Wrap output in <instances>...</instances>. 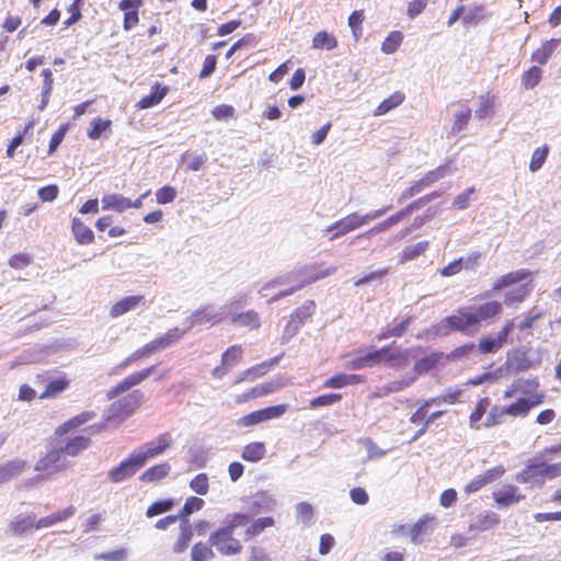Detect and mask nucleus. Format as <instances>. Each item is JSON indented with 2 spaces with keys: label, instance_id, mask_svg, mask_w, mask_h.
Returning a JSON list of instances; mask_svg holds the SVG:
<instances>
[{
  "label": "nucleus",
  "instance_id": "obj_1",
  "mask_svg": "<svg viewBox=\"0 0 561 561\" xmlns=\"http://www.w3.org/2000/svg\"><path fill=\"white\" fill-rule=\"evenodd\" d=\"M392 206L388 205L380 209L369 211L365 215H359L357 213H352L344 218H341L330 226H328L323 231L325 233H331L330 240L339 239L348 232H352L367 222L380 218L383 216Z\"/></svg>",
  "mask_w": 561,
  "mask_h": 561
},
{
  "label": "nucleus",
  "instance_id": "obj_2",
  "mask_svg": "<svg viewBox=\"0 0 561 561\" xmlns=\"http://www.w3.org/2000/svg\"><path fill=\"white\" fill-rule=\"evenodd\" d=\"M208 543L210 547H214L219 554L226 557L237 556L243 549L241 541L233 537V531L224 526L209 535Z\"/></svg>",
  "mask_w": 561,
  "mask_h": 561
},
{
  "label": "nucleus",
  "instance_id": "obj_3",
  "mask_svg": "<svg viewBox=\"0 0 561 561\" xmlns=\"http://www.w3.org/2000/svg\"><path fill=\"white\" fill-rule=\"evenodd\" d=\"M144 393L139 390H135L124 398L113 402L105 412V420L122 421L129 416L140 404Z\"/></svg>",
  "mask_w": 561,
  "mask_h": 561
},
{
  "label": "nucleus",
  "instance_id": "obj_4",
  "mask_svg": "<svg viewBox=\"0 0 561 561\" xmlns=\"http://www.w3.org/2000/svg\"><path fill=\"white\" fill-rule=\"evenodd\" d=\"M226 317V306L217 309L213 305H205L195 310L190 318L186 319L187 327L181 332H188L195 325H202L206 323H210L211 325L221 322Z\"/></svg>",
  "mask_w": 561,
  "mask_h": 561
},
{
  "label": "nucleus",
  "instance_id": "obj_5",
  "mask_svg": "<svg viewBox=\"0 0 561 561\" xmlns=\"http://www.w3.org/2000/svg\"><path fill=\"white\" fill-rule=\"evenodd\" d=\"M316 310L313 300H306L302 306L296 308L289 317V320L284 329V339L294 337L305 324V322L312 317Z\"/></svg>",
  "mask_w": 561,
  "mask_h": 561
},
{
  "label": "nucleus",
  "instance_id": "obj_6",
  "mask_svg": "<svg viewBox=\"0 0 561 561\" xmlns=\"http://www.w3.org/2000/svg\"><path fill=\"white\" fill-rule=\"evenodd\" d=\"M184 332H181L179 328L170 329L165 334L156 337L151 342L147 343L142 347L136 351V355H138L139 359L150 356L151 354L164 350L175 342H178Z\"/></svg>",
  "mask_w": 561,
  "mask_h": 561
},
{
  "label": "nucleus",
  "instance_id": "obj_7",
  "mask_svg": "<svg viewBox=\"0 0 561 561\" xmlns=\"http://www.w3.org/2000/svg\"><path fill=\"white\" fill-rule=\"evenodd\" d=\"M144 466L142 459L134 451L127 459L111 469L107 477L113 483H119L131 478Z\"/></svg>",
  "mask_w": 561,
  "mask_h": 561
},
{
  "label": "nucleus",
  "instance_id": "obj_8",
  "mask_svg": "<svg viewBox=\"0 0 561 561\" xmlns=\"http://www.w3.org/2000/svg\"><path fill=\"white\" fill-rule=\"evenodd\" d=\"M287 408H288L287 404H277V405H271V407H267V408H264L261 410L253 411V412L244 415L240 420V424L243 426H253V425H256L259 423H262V422H265L268 420L278 419L283 414H285V412L287 411Z\"/></svg>",
  "mask_w": 561,
  "mask_h": 561
},
{
  "label": "nucleus",
  "instance_id": "obj_9",
  "mask_svg": "<svg viewBox=\"0 0 561 561\" xmlns=\"http://www.w3.org/2000/svg\"><path fill=\"white\" fill-rule=\"evenodd\" d=\"M67 466L66 457L62 455V450L57 448L50 449L45 456L41 457L34 469L36 471H45L48 474L59 472Z\"/></svg>",
  "mask_w": 561,
  "mask_h": 561
},
{
  "label": "nucleus",
  "instance_id": "obj_10",
  "mask_svg": "<svg viewBox=\"0 0 561 561\" xmlns=\"http://www.w3.org/2000/svg\"><path fill=\"white\" fill-rule=\"evenodd\" d=\"M173 444L170 433L159 435L154 440H151L139 448L136 453L142 459L144 465L148 459L162 455Z\"/></svg>",
  "mask_w": 561,
  "mask_h": 561
},
{
  "label": "nucleus",
  "instance_id": "obj_11",
  "mask_svg": "<svg viewBox=\"0 0 561 561\" xmlns=\"http://www.w3.org/2000/svg\"><path fill=\"white\" fill-rule=\"evenodd\" d=\"M539 364L540 360H533L527 352L516 350L507 353L504 366L508 373H522L536 368Z\"/></svg>",
  "mask_w": 561,
  "mask_h": 561
},
{
  "label": "nucleus",
  "instance_id": "obj_12",
  "mask_svg": "<svg viewBox=\"0 0 561 561\" xmlns=\"http://www.w3.org/2000/svg\"><path fill=\"white\" fill-rule=\"evenodd\" d=\"M35 514H19L8 524V533L14 537H24L35 529L36 525Z\"/></svg>",
  "mask_w": 561,
  "mask_h": 561
},
{
  "label": "nucleus",
  "instance_id": "obj_13",
  "mask_svg": "<svg viewBox=\"0 0 561 561\" xmlns=\"http://www.w3.org/2000/svg\"><path fill=\"white\" fill-rule=\"evenodd\" d=\"M446 322L450 324L451 331L467 333L470 328L477 325V319L470 313L468 307L459 308L456 313L447 316Z\"/></svg>",
  "mask_w": 561,
  "mask_h": 561
},
{
  "label": "nucleus",
  "instance_id": "obj_14",
  "mask_svg": "<svg viewBox=\"0 0 561 561\" xmlns=\"http://www.w3.org/2000/svg\"><path fill=\"white\" fill-rule=\"evenodd\" d=\"M516 481L518 483L542 485L546 482L543 461L527 463L524 470L516 476Z\"/></svg>",
  "mask_w": 561,
  "mask_h": 561
},
{
  "label": "nucleus",
  "instance_id": "obj_15",
  "mask_svg": "<svg viewBox=\"0 0 561 561\" xmlns=\"http://www.w3.org/2000/svg\"><path fill=\"white\" fill-rule=\"evenodd\" d=\"M276 500L266 492H257L248 500V511L251 515L268 513L275 510Z\"/></svg>",
  "mask_w": 561,
  "mask_h": 561
},
{
  "label": "nucleus",
  "instance_id": "obj_16",
  "mask_svg": "<svg viewBox=\"0 0 561 561\" xmlns=\"http://www.w3.org/2000/svg\"><path fill=\"white\" fill-rule=\"evenodd\" d=\"M408 350L405 351H398V352H391V345L383 346L379 350H374L371 352H368L366 354V358H369L371 364L380 363L382 360L386 362H397V363H403L408 358Z\"/></svg>",
  "mask_w": 561,
  "mask_h": 561
},
{
  "label": "nucleus",
  "instance_id": "obj_17",
  "mask_svg": "<svg viewBox=\"0 0 561 561\" xmlns=\"http://www.w3.org/2000/svg\"><path fill=\"white\" fill-rule=\"evenodd\" d=\"M145 296L142 295H134V296H127L123 299L115 302L110 310V316L112 318H118L134 309H136L140 305H145Z\"/></svg>",
  "mask_w": 561,
  "mask_h": 561
},
{
  "label": "nucleus",
  "instance_id": "obj_18",
  "mask_svg": "<svg viewBox=\"0 0 561 561\" xmlns=\"http://www.w3.org/2000/svg\"><path fill=\"white\" fill-rule=\"evenodd\" d=\"M470 313L477 319V324L486 321L502 311V304L496 300L486 301L479 306H470Z\"/></svg>",
  "mask_w": 561,
  "mask_h": 561
},
{
  "label": "nucleus",
  "instance_id": "obj_19",
  "mask_svg": "<svg viewBox=\"0 0 561 561\" xmlns=\"http://www.w3.org/2000/svg\"><path fill=\"white\" fill-rule=\"evenodd\" d=\"M302 274H304L302 268L280 274V275L272 278L271 280L266 282L260 288L259 294L264 297V296H266V294H265L266 290H270V289H273V288H276L279 286L288 285L294 282L296 284L298 280L301 279L299 277L302 276Z\"/></svg>",
  "mask_w": 561,
  "mask_h": 561
},
{
  "label": "nucleus",
  "instance_id": "obj_20",
  "mask_svg": "<svg viewBox=\"0 0 561 561\" xmlns=\"http://www.w3.org/2000/svg\"><path fill=\"white\" fill-rule=\"evenodd\" d=\"M493 497L497 507L504 508L518 503L524 495L517 493V488L510 485L493 492Z\"/></svg>",
  "mask_w": 561,
  "mask_h": 561
},
{
  "label": "nucleus",
  "instance_id": "obj_21",
  "mask_svg": "<svg viewBox=\"0 0 561 561\" xmlns=\"http://www.w3.org/2000/svg\"><path fill=\"white\" fill-rule=\"evenodd\" d=\"M434 520L433 517L424 516L413 525L403 526L402 529H407L411 541L417 545L421 542V537L426 535L430 528H433Z\"/></svg>",
  "mask_w": 561,
  "mask_h": 561
},
{
  "label": "nucleus",
  "instance_id": "obj_22",
  "mask_svg": "<svg viewBox=\"0 0 561 561\" xmlns=\"http://www.w3.org/2000/svg\"><path fill=\"white\" fill-rule=\"evenodd\" d=\"M76 513V507L73 505H69L68 507L57 511L48 516L41 517L37 519L35 529H42V528H48L53 525L64 522L71 516H73Z\"/></svg>",
  "mask_w": 561,
  "mask_h": 561
},
{
  "label": "nucleus",
  "instance_id": "obj_23",
  "mask_svg": "<svg viewBox=\"0 0 561 561\" xmlns=\"http://www.w3.org/2000/svg\"><path fill=\"white\" fill-rule=\"evenodd\" d=\"M168 91L169 88L167 85L156 82L151 88L150 93L144 96L137 103V106L141 110L153 107L162 101V99L167 95Z\"/></svg>",
  "mask_w": 561,
  "mask_h": 561
},
{
  "label": "nucleus",
  "instance_id": "obj_24",
  "mask_svg": "<svg viewBox=\"0 0 561 561\" xmlns=\"http://www.w3.org/2000/svg\"><path fill=\"white\" fill-rule=\"evenodd\" d=\"M231 323L250 330H256L261 327V318L256 311L248 310L244 312L233 313L231 317Z\"/></svg>",
  "mask_w": 561,
  "mask_h": 561
},
{
  "label": "nucleus",
  "instance_id": "obj_25",
  "mask_svg": "<svg viewBox=\"0 0 561 561\" xmlns=\"http://www.w3.org/2000/svg\"><path fill=\"white\" fill-rule=\"evenodd\" d=\"M140 4L139 0H122L119 2V9L125 11L124 14V28L126 31L130 30L135 26L138 21V7Z\"/></svg>",
  "mask_w": 561,
  "mask_h": 561
},
{
  "label": "nucleus",
  "instance_id": "obj_26",
  "mask_svg": "<svg viewBox=\"0 0 561 561\" xmlns=\"http://www.w3.org/2000/svg\"><path fill=\"white\" fill-rule=\"evenodd\" d=\"M91 439L87 436L78 435L70 438L65 445L59 446V449L62 450V455L76 457L81 451L87 449L90 446Z\"/></svg>",
  "mask_w": 561,
  "mask_h": 561
},
{
  "label": "nucleus",
  "instance_id": "obj_27",
  "mask_svg": "<svg viewBox=\"0 0 561 561\" xmlns=\"http://www.w3.org/2000/svg\"><path fill=\"white\" fill-rule=\"evenodd\" d=\"M445 358L443 352H432L431 354L416 360L413 370L416 375H423L435 368Z\"/></svg>",
  "mask_w": 561,
  "mask_h": 561
},
{
  "label": "nucleus",
  "instance_id": "obj_28",
  "mask_svg": "<svg viewBox=\"0 0 561 561\" xmlns=\"http://www.w3.org/2000/svg\"><path fill=\"white\" fill-rule=\"evenodd\" d=\"M94 417H95V413L93 411H84V412L69 419L61 425H59L56 428L55 434L58 436H61V435L68 433L70 430L77 428V427L85 424L87 422L91 421Z\"/></svg>",
  "mask_w": 561,
  "mask_h": 561
},
{
  "label": "nucleus",
  "instance_id": "obj_29",
  "mask_svg": "<svg viewBox=\"0 0 561 561\" xmlns=\"http://www.w3.org/2000/svg\"><path fill=\"white\" fill-rule=\"evenodd\" d=\"M26 468V461L14 459L0 466V484L20 476Z\"/></svg>",
  "mask_w": 561,
  "mask_h": 561
},
{
  "label": "nucleus",
  "instance_id": "obj_30",
  "mask_svg": "<svg viewBox=\"0 0 561 561\" xmlns=\"http://www.w3.org/2000/svg\"><path fill=\"white\" fill-rule=\"evenodd\" d=\"M180 530V536L172 548L173 552L178 554L184 552L188 548L193 538V529L188 519H183L181 522Z\"/></svg>",
  "mask_w": 561,
  "mask_h": 561
},
{
  "label": "nucleus",
  "instance_id": "obj_31",
  "mask_svg": "<svg viewBox=\"0 0 561 561\" xmlns=\"http://www.w3.org/2000/svg\"><path fill=\"white\" fill-rule=\"evenodd\" d=\"M71 230L76 241L79 244H91L94 241V233L85 226L79 218H73L71 222Z\"/></svg>",
  "mask_w": 561,
  "mask_h": 561
},
{
  "label": "nucleus",
  "instance_id": "obj_32",
  "mask_svg": "<svg viewBox=\"0 0 561 561\" xmlns=\"http://www.w3.org/2000/svg\"><path fill=\"white\" fill-rule=\"evenodd\" d=\"M559 44L560 39L557 38L546 41L541 47L533 53L531 60L539 65H546Z\"/></svg>",
  "mask_w": 561,
  "mask_h": 561
},
{
  "label": "nucleus",
  "instance_id": "obj_33",
  "mask_svg": "<svg viewBox=\"0 0 561 561\" xmlns=\"http://www.w3.org/2000/svg\"><path fill=\"white\" fill-rule=\"evenodd\" d=\"M103 209H113L117 213L130 208V199L122 194H108L102 198Z\"/></svg>",
  "mask_w": 561,
  "mask_h": 561
},
{
  "label": "nucleus",
  "instance_id": "obj_34",
  "mask_svg": "<svg viewBox=\"0 0 561 561\" xmlns=\"http://www.w3.org/2000/svg\"><path fill=\"white\" fill-rule=\"evenodd\" d=\"M171 471V466L168 462L159 463L147 469L141 476L142 482H157L165 478Z\"/></svg>",
  "mask_w": 561,
  "mask_h": 561
},
{
  "label": "nucleus",
  "instance_id": "obj_35",
  "mask_svg": "<svg viewBox=\"0 0 561 561\" xmlns=\"http://www.w3.org/2000/svg\"><path fill=\"white\" fill-rule=\"evenodd\" d=\"M505 342L496 335H486L480 339L477 351L482 354H494L499 352Z\"/></svg>",
  "mask_w": 561,
  "mask_h": 561
},
{
  "label": "nucleus",
  "instance_id": "obj_36",
  "mask_svg": "<svg viewBox=\"0 0 561 561\" xmlns=\"http://www.w3.org/2000/svg\"><path fill=\"white\" fill-rule=\"evenodd\" d=\"M529 275V272L527 270H518L515 272L507 273L503 276H501L494 284L492 289L493 290H500L504 287H508L513 284L519 283L527 278Z\"/></svg>",
  "mask_w": 561,
  "mask_h": 561
},
{
  "label": "nucleus",
  "instance_id": "obj_37",
  "mask_svg": "<svg viewBox=\"0 0 561 561\" xmlns=\"http://www.w3.org/2000/svg\"><path fill=\"white\" fill-rule=\"evenodd\" d=\"M405 99V95L400 92L396 91L392 93L389 98L385 99L374 111L375 116H381L390 112L391 110L396 108L397 106L401 105Z\"/></svg>",
  "mask_w": 561,
  "mask_h": 561
},
{
  "label": "nucleus",
  "instance_id": "obj_38",
  "mask_svg": "<svg viewBox=\"0 0 561 561\" xmlns=\"http://www.w3.org/2000/svg\"><path fill=\"white\" fill-rule=\"evenodd\" d=\"M489 16L490 14L486 12L485 7L476 5L467 11L465 16L462 18V23L466 26H477L481 22H485L489 19Z\"/></svg>",
  "mask_w": 561,
  "mask_h": 561
},
{
  "label": "nucleus",
  "instance_id": "obj_39",
  "mask_svg": "<svg viewBox=\"0 0 561 561\" xmlns=\"http://www.w3.org/2000/svg\"><path fill=\"white\" fill-rule=\"evenodd\" d=\"M266 453L265 445L261 442L248 444L242 450V459L250 462H257L264 458Z\"/></svg>",
  "mask_w": 561,
  "mask_h": 561
},
{
  "label": "nucleus",
  "instance_id": "obj_40",
  "mask_svg": "<svg viewBox=\"0 0 561 561\" xmlns=\"http://www.w3.org/2000/svg\"><path fill=\"white\" fill-rule=\"evenodd\" d=\"M274 518L271 516L260 517L251 523L244 531V539H251L253 537L259 536L264 529L267 527L274 526Z\"/></svg>",
  "mask_w": 561,
  "mask_h": 561
},
{
  "label": "nucleus",
  "instance_id": "obj_41",
  "mask_svg": "<svg viewBox=\"0 0 561 561\" xmlns=\"http://www.w3.org/2000/svg\"><path fill=\"white\" fill-rule=\"evenodd\" d=\"M69 385V381L65 377H58L49 380L46 385L45 390L39 394V399H49L56 397L62 392Z\"/></svg>",
  "mask_w": 561,
  "mask_h": 561
},
{
  "label": "nucleus",
  "instance_id": "obj_42",
  "mask_svg": "<svg viewBox=\"0 0 561 561\" xmlns=\"http://www.w3.org/2000/svg\"><path fill=\"white\" fill-rule=\"evenodd\" d=\"M337 46V39L327 31L318 32L312 39V47L316 49L332 50Z\"/></svg>",
  "mask_w": 561,
  "mask_h": 561
},
{
  "label": "nucleus",
  "instance_id": "obj_43",
  "mask_svg": "<svg viewBox=\"0 0 561 561\" xmlns=\"http://www.w3.org/2000/svg\"><path fill=\"white\" fill-rule=\"evenodd\" d=\"M451 332L450 324L446 322V317L442 319L436 324L432 325L431 328L426 329L423 333H420L417 335L419 339H422L426 336L427 339H435L438 336H448Z\"/></svg>",
  "mask_w": 561,
  "mask_h": 561
},
{
  "label": "nucleus",
  "instance_id": "obj_44",
  "mask_svg": "<svg viewBox=\"0 0 561 561\" xmlns=\"http://www.w3.org/2000/svg\"><path fill=\"white\" fill-rule=\"evenodd\" d=\"M476 352L477 346L474 345V343L469 342L453 350L450 353L445 355V358L450 362L469 359Z\"/></svg>",
  "mask_w": 561,
  "mask_h": 561
},
{
  "label": "nucleus",
  "instance_id": "obj_45",
  "mask_svg": "<svg viewBox=\"0 0 561 561\" xmlns=\"http://www.w3.org/2000/svg\"><path fill=\"white\" fill-rule=\"evenodd\" d=\"M215 557L209 543L203 541L196 542L191 550L192 561H208Z\"/></svg>",
  "mask_w": 561,
  "mask_h": 561
},
{
  "label": "nucleus",
  "instance_id": "obj_46",
  "mask_svg": "<svg viewBox=\"0 0 561 561\" xmlns=\"http://www.w3.org/2000/svg\"><path fill=\"white\" fill-rule=\"evenodd\" d=\"M542 78V70L538 66H533L522 76V85L527 89L537 87Z\"/></svg>",
  "mask_w": 561,
  "mask_h": 561
},
{
  "label": "nucleus",
  "instance_id": "obj_47",
  "mask_svg": "<svg viewBox=\"0 0 561 561\" xmlns=\"http://www.w3.org/2000/svg\"><path fill=\"white\" fill-rule=\"evenodd\" d=\"M205 502L203 499L197 496H190L186 499L182 510L179 512V516L181 517V522L183 519H187L190 515L195 512H198L203 508Z\"/></svg>",
  "mask_w": 561,
  "mask_h": 561
},
{
  "label": "nucleus",
  "instance_id": "obj_48",
  "mask_svg": "<svg viewBox=\"0 0 561 561\" xmlns=\"http://www.w3.org/2000/svg\"><path fill=\"white\" fill-rule=\"evenodd\" d=\"M280 387L279 382L276 380H271L263 382L261 385H257L250 389V391L245 394L247 398H259L266 394H270L274 391H276Z\"/></svg>",
  "mask_w": 561,
  "mask_h": 561
},
{
  "label": "nucleus",
  "instance_id": "obj_49",
  "mask_svg": "<svg viewBox=\"0 0 561 561\" xmlns=\"http://www.w3.org/2000/svg\"><path fill=\"white\" fill-rule=\"evenodd\" d=\"M250 513H233L226 517L225 528L234 533L236 528L242 527L249 524L251 518Z\"/></svg>",
  "mask_w": 561,
  "mask_h": 561
},
{
  "label": "nucleus",
  "instance_id": "obj_50",
  "mask_svg": "<svg viewBox=\"0 0 561 561\" xmlns=\"http://www.w3.org/2000/svg\"><path fill=\"white\" fill-rule=\"evenodd\" d=\"M111 124L110 119L94 118L91 122V128L88 130V137L93 140L101 138L102 134L110 129Z\"/></svg>",
  "mask_w": 561,
  "mask_h": 561
},
{
  "label": "nucleus",
  "instance_id": "obj_51",
  "mask_svg": "<svg viewBox=\"0 0 561 561\" xmlns=\"http://www.w3.org/2000/svg\"><path fill=\"white\" fill-rule=\"evenodd\" d=\"M174 505V501L172 499L159 500L153 502L146 512L147 517L151 518L157 515L169 512Z\"/></svg>",
  "mask_w": 561,
  "mask_h": 561
},
{
  "label": "nucleus",
  "instance_id": "obj_52",
  "mask_svg": "<svg viewBox=\"0 0 561 561\" xmlns=\"http://www.w3.org/2000/svg\"><path fill=\"white\" fill-rule=\"evenodd\" d=\"M403 35L399 31L391 32L381 45V50L385 54H393L400 46Z\"/></svg>",
  "mask_w": 561,
  "mask_h": 561
},
{
  "label": "nucleus",
  "instance_id": "obj_53",
  "mask_svg": "<svg viewBox=\"0 0 561 561\" xmlns=\"http://www.w3.org/2000/svg\"><path fill=\"white\" fill-rule=\"evenodd\" d=\"M548 153H549L548 146L537 148L531 154L529 170L531 172H537L538 170H540L548 157Z\"/></svg>",
  "mask_w": 561,
  "mask_h": 561
},
{
  "label": "nucleus",
  "instance_id": "obj_54",
  "mask_svg": "<svg viewBox=\"0 0 561 561\" xmlns=\"http://www.w3.org/2000/svg\"><path fill=\"white\" fill-rule=\"evenodd\" d=\"M341 399H342V394H340V393H325V394H321V396H318V397L313 398L310 401L309 408L310 409H318L320 407L332 405V404L341 401Z\"/></svg>",
  "mask_w": 561,
  "mask_h": 561
},
{
  "label": "nucleus",
  "instance_id": "obj_55",
  "mask_svg": "<svg viewBox=\"0 0 561 561\" xmlns=\"http://www.w3.org/2000/svg\"><path fill=\"white\" fill-rule=\"evenodd\" d=\"M241 357H242L241 346L232 345L224 352V354L221 356V362H222V365L233 366L241 360Z\"/></svg>",
  "mask_w": 561,
  "mask_h": 561
},
{
  "label": "nucleus",
  "instance_id": "obj_56",
  "mask_svg": "<svg viewBox=\"0 0 561 561\" xmlns=\"http://www.w3.org/2000/svg\"><path fill=\"white\" fill-rule=\"evenodd\" d=\"M489 404H490L489 398H483L478 402L476 409L470 414L471 427H473V428L480 427V425L478 423L481 421V419L485 414Z\"/></svg>",
  "mask_w": 561,
  "mask_h": 561
},
{
  "label": "nucleus",
  "instance_id": "obj_57",
  "mask_svg": "<svg viewBox=\"0 0 561 561\" xmlns=\"http://www.w3.org/2000/svg\"><path fill=\"white\" fill-rule=\"evenodd\" d=\"M190 488L196 494H199V495L207 494L208 489H209L207 474L198 473L197 476H195L190 482Z\"/></svg>",
  "mask_w": 561,
  "mask_h": 561
},
{
  "label": "nucleus",
  "instance_id": "obj_58",
  "mask_svg": "<svg viewBox=\"0 0 561 561\" xmlns=\"http://www.w3.org/2000/svg\"><path fill=\"white\" fill-rule=\"evenodd\" d=\"M529 405L525 398L518 399L516 402L510 404L504 411L505 414L512 416H524L529 412Z\"/></svg>",
  "mask_w": 561,
  "mask_h": 561
},
{
  "label": "nucleus",
  "instance_id": "obj_59",
  "mask_svg": "<svg viewBox=\"0 0 561 561\" xmlns=\"http://www.w3.org/2000/svg\"><path fill=\"white\" fill-rule=\"evenodd\" d=\"M176 197V191L173 186L165 185L159 188L156 193V198L159 204L172 203Z\"/></svg>",
  "mask_w": 561,
  "mask_h": 561
},
{
  "label": "nucleus",
  "instance_id": "obj_60",
  "mask_svg": "<svg viewBox=\"0 0 561 561\" xmlns=\"http://www.w3.org/2000/svg\"><path fill=\"white\" fill-rule=\"evenodd\" d=\"M156 369V365L147 367L142 370L133 373L131 375L127 376V380L129 382L130 388L141 383L144 380H146Z\"/></svg>",
  "mask_w": 561,
  "mask_h": 561
},
{
  "label": "nucleus",
  "instance_id": "obj_61",
  "mask_svg": "<svg viewBox=\"0 0 561 561\" xmlns=\"http://www.w3.org/2000/svg\"><path fill=\"white\" fill-rule=\"evenodd\" d=\"M428 248V242L427 241H421V242H417L411 247H408L404 252H403V257L405 260H414L416 259L417 256H420L421 254H423L426 249Z\"/></svg>",
  "mask_w": 561,
  "mask_h": 561
},
{
  "label": "nucleus",
  "instance_id": "obj_62",
  "mask_svg": "<svg viewBox=\"0 0 561 561\" xmlns=\"http://www.w3.org/2000/svg\"><path fill=\"white\" fill-rule=\"evenodd\" d=\"M471 117V110L467 108L466 111H461L455 114V122L451 127L454 133H459L465 129L469 119Z\"/></svg>",
  "mask_w": 561,
  "mask_h": 561
},
{
  "label": "nucleus",
  "instance_id": "obj_63",
  "mask_svg": "<svg viewBox=\"0 0 561 561\" xmlns=\"http://www.w3.org/2000/svg\"><path fill=\"white\" fill-rule=\"evenodd\" d=\"M515 382L518 391L525 394L534 392L539 387L537 378H519Z\"/></svg>",
  "mask_w": 561,
  "mask_h": 561
},
{
  "label": "nucleus",
  "instance_id": "obj_64",
  "mask_svg": "<svg viewBox=\"0 0 561 561\" xmlns=\"http://www.w3.org/2000/svg\"><path fill=\"white\" fill-rule=\"evenodd\" d=\"M296 513L298 518L302 520L304 524H309L313 517V508L311 504L307 502H300L296 505Z\"/></svg>",
  "mask_w": 561,
  "mask_h": 561
}]
</instances>
